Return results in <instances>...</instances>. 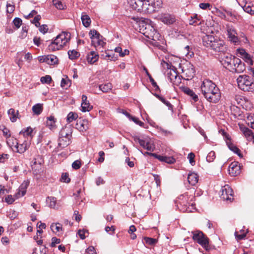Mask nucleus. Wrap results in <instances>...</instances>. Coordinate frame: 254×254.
<instances>
[{
	"label": "nucleus",
	"mask_w": 254,
	"mask_h": 254,
	"mask_svg": "<svg viewBox=\"0 0 254 254\" xmlns=\"http://www.w3.org/2000/svg\"><path fill=\"white\" fill-rule=\"evenodd\" d=\"M127 1L134 10L146 13H153L162 5L161 0H128Z\"/></svg>",
	"instance_id": "nucleus-1"
},
{
	"label": "nucleus",
	"mask_w": 254,
	"mask_h": 254,
	"mask_svg": "<svg viewBox=\"0 0 254 254\" xmlns=\"http://www.w3.org/2000/svg\"><path fill=\"white\" fill-rule=\"evenodd\" d=\"M201 93L206 100L210 103H216L221 98L219 88L212 81L205 79L200 86Z\"/></svg>",
	"instance_id": "nucleus-2"
},
{
	"label": "nucleus",
	"mask_w": 254,
	"mask_h": 254,
	"mask_svg": "<svg viewBox=\"0 0 254 254\" xmlns=\"http://www.w3.org/2000/svg\"><path fill=\"white\" fill-rule=\"evenodd\" d=\"M70 39V34L67 32H63L56 36L49 44L47 51L49 52L61 50Z\"/></svg>",
	"instance_id": "nucleus-3"
},
{
	"label": "nucleus",
	"mask_w": 254,
	"mask_h": 254,
	"mask_svg": "<svg viewBox=\"0 0 254 254\" xmlns=\"http://www.w3.org/2000/svg\"><path fill=\"white\" fill-rule=\"evenodd\" d=\"M203 45L218 52H224L226 50L224 42L210 35H205L202 38Z\"/></svg>",
	"instance_id": "nucleus-4"
},
{
	"label": "nucleus",
	"mask_w": 254,
	"mask_h": 254,
	"mask_svg": "<svg viewBox=\"0 0 254 254\" xmlns=\"http://www.w3.org/2000/svg\"><path fill=\"white\" fill-rule=\"evenodd\" d=\"M238 87L245 91L253 92L254 90V80L249 76H239L237 79Z\"/></svg>",
	"instance_id": "nucleus-5"
},
{
	"label": "nucleus",
	"mask_w": 254,
	"mask_h": 254,
	"mask_svg": "<svg viewBox=\"0 0 254 254\" xmlns=\"http://www.w3.org/2000/svg\"><path fill=\"white\" fill-rule=\"evenodd\" d=\"M72 129L69 127H63L60 132L58 146L64 148L68 146L71 142Z\"/></svg>",
	"instance_id": "nucleus-6"
},
{
	"label": "nucleus",
	"mask_w": 254,
	"mask_h": 254,
	"mask_svg": "<svg viewBox=\"0 0 254 254\" xmlns=\"http://www.w3.org/2000/svg\"><path fill=\"white\" fill-rule=\"evenodd\" d=\"M178 69L183 74L182 76L186 80L192 79L194 75V67L190 62L186 61L180 64Z\"/></svg>",
	"instance_id": "nucleus-7"
},
{
	"label": "nucleus",
	"mask_w": 254,
	"mask_h": 254,
	"mask_svg": "<svg viewBox=\"0 0 254 254\" xmlns=\"http://www.w3.org/2000/svg\"><path fill=\"white\" fill-rule=\"evenodd\" d=\"M161 65L164 68H166L167 75L168 79L174 85H178L180 82V78L178 76V74L174 69H172V65L164 61H162Z\"/></svg>",
	"instance_id": "nucleus-8"
},
{
	"label": "nucleus",
	"mask_w": 254,
	"mask_h": 254,
	"mask_svg": "<svg viewBox=\"0 0 254 254\" xmlns=\"http://www.w3.org/2000/svg\"><path fill=\"white\" fill-rule=\"evenodd\" d=\"M192 239L197 242L206 250H209V239L208 238L200 231H192Z\"/></svg>",
	"instance_id": "nucleus-9"
},
{
	"label": "nucleus",
	"mask_w": 254,
	"mask_h": 254,
	"mask_svg": "<svg viewBox=\"0 0 254 254\" xmlns=\"http://www.w3.org/2000/svg\"><path fill=\"white\" fill-rule=\"evenodd\" d=\"M141 24L142 25H140V30L142 31L141 32L145 37L154 41L158 39L159 33L152 26L143 23H142Z\"/></svg>",
	"instance_id": "nucleus-10"
},
{
	"label": "nucleus",
	"mask_w": 254,
	"mask_h": 254,
	"mask_svg": "<svg viewBox=\"0 0 254 254\" xmlns=\"http://www.w3.org/2000/svg\"><path fill=\"white\" fill-rule=\"evenodd\" d=\"M89 35L92 39V45L95 47L99 46L103 47L106 44V43L101 39V38H102V36L95 29L91 30L89 32Z\"/></svg>",
	"instance_id": "nucleus-11"
},
{
	"label": "nucleus",
	"mask_w": 254,
	"mask_h": 254,
	"mask_svg": "<svg viewBox=\"0 0 254 254\" xmlns=\"http://www.w3.org/2000/svg\"><path fill=\"white\" fill-rule=\"evenodd\" d=\"M220 197L223 200L231 201L233 199V191L228 185H225L221 188Z\"/></svg>",
	"instance_id": "nucleus-12"
},
{
	"label": "nucleus",
	"mask_w": 254,
	"mask_h": 254,
	"mask_svg": "<svg viewBox=\"0 0 254 254\" xmlns=\"http://www.w3.org/2000/svg\"><path fill=\"white\" fill-rule=\"evenodd\" d=\"M230 67L231 68H229L228 70L234 73H241L245 69L244 64L242 62L240 59L237 58L233 60V63Z\"/></svg>",
	"instance_id": "nucleus-13"
},
{
	"label": "nucleus",
	"mask_w": 254,
	"mask_h": 254,
	"mask_svg": "<svg viewBox=\"0 0 254 254\" xmlns=\"http://www.w3.org/2000/svg\"><path fill=\"white\" fill-rule=\"evenodd\" d=\"M42 160L40 157L38 158H34L31 162V166L33 173L34 175H37L42 172Z\"/></svg>",
	"instance_id": "nucleus-14"
},
{
	"label": "nucleus",
	"mask_w": 254,
	"mask_h": 254,
	"mask_svg": "<svg viewBox=\"0 0 254 254\" xmlns=\"http://www.w3.org/2000/svg\"><path fill=\"white\" fill-rule=\"evenodd\" d=\"M227 31L229 40L234 43V45H238L240 43V40L236 30L232 27H228Z\"/></svg>",
	"instance_id": "nucleus-15"
},
{
	"label": "nucleus",
	"mask_w": 254,
	"mask_h": 254,
	"mask_svg": "<svg viewBox=\"0 0 254 254\" xmlns=\"http://www.w3.org/2000/svg\"><path fill=\"white\" fill-rule=\"evenodd\" d=\"M29 184L30 181L29 180L23 181L19 187L18 189L17 190V192L14 194L15 198H19L25 194L27 189L29 186Z\"/></svg>",
	"instance_id": "nucleus-16"
},
{
	"label": "nucleus",
	"mask_w": 254,
	"mask_h": 254,
	"mask_svg": "<svg viewBox=\"0 0 254 254\" xmlns=\"http://www.w3.org/2000/svg\"><path fill=\"white\" fill-rule=\"evenodd\" d=\"M30 144V141L28 140H24L22 141L19 140L18 144L15 147V151L20 154L23 153L29 147Z\"/></svg>",
	"instance_id": "nucleus-17"
},
{
	"label": "nucleus",
	"mask_w": 254,
	"mask_h": 254,
	"mask_svg": "<svg viewBox=\"0 0 254 254\" xmlns=\"http://www.w3.org/2000/svg\"><path fill=\"white\" fill-rule=\"evenodd\" d=\"M239 127L247 139L249 141H252L253 143H254V134L252 130L243 125L239 124Z\"/></svg>",
	"instance_id": "nucleus-18"
},
{
	"label": "nucleus",
	"mask_w": 254,
	"mask_h": 254,
	"mask_svg": "<svg viewBox=\"0 0 254 254\" xmlns=\"http://www.w3.org/2000/svg\"><path fill=\"white\" fill-rule=\"evenodd\" d=\"M159 19L164 24H172L175 21V17L169 13H162L159 15Z\"/></svg>",
	"instance_id": "nucleus-19"
},
{
	"label": "nucleus",
	"mask_w": 254,
	"mask_h": 254,
	"mask_svg": "<svg viewBox=\"0 0 254 254\" xmlns=\"http://www.w3.org/2000/svg\"><path fill=\"white\" fill-rule=\"evenodd\" d=\"M41 62H45L50 65H54L58 63L57 57L53 55L42 56L39 60Z\"/></svg>",
	"instance_id": "nucleus-20"
},
{
	"label": "nucleus",
	"mask_w": 254,
	"mask_h": 254,
	"mask_svg": "<svg viewBox=\"0 0 254 254\" xmlns=\"http://www.w3.org/2000/svg\"><path fill=\"white\" fill-rule=\"evenodd\" d=\"M241 173L240 166L238 162H234L231 163L229 167V173L232 176H236Z\"/></svg>",
	"instance_id": "nucleus-21"
},
{
	"label": "nucleus",
	"mask_w": 254,
	"mask_h": 254,
	"mask_svg": "<svg viewBox=\"0 0 254 254\" xmlns=\"http://www.w3.org/2000/svg\"><path fill=\"white\" fill-rule=\"evenodd\" d=\"M134 140L138 141L140 146L148 151H153L155 149V147L153 144H152L149 141L146 142L145 140L140 139L137 137L134 138Z\"/></svg>",
	"instance_id": "nucleus-22"
},
{
	"label": "nucleus",
	"mask_w": 254,
	"mask_h": 254,
	"mask_svg": "<svg viewBox=\"0 0 254 254\" xmlns=\"http://www.w3.org/2000/svg\"><path fill=\"white\" fill-rule=\"evenodd\" d=\"M236 58L232 56V55L226 56L222 59L221 62L222 65L227 69L231 68V65L233 63V60L236 59Z\"/></svg>",
	"instance_id": "nucleus-23"
},
{
	"label": "nucleus",
	"mask_w": 254,
	"mask_h": 254,
	"mask_svg": "<svg viewBox=\"0 0 254 254\" xmlns=\"http://www.w3.org/2000/svg\"><path fill=\"white\" fill-rule=\"evenodd\" d=\"M76 128L80 131L86 130L89 128V122L87 120L78 121L76 124Z\"/></svg>",
	"instance_id": "nucleus-24"
},
{
	"label": "nucleus",
	"mask_w": 254,
	"mask_h": 254,
	"mask_svg": "<svg viewBox=\"0 0 254 254\" xmlns=\"http://www.w3.org/2000/svg\"><path fill=\"white\" fill-rule=\"evenodd\" d=\"M188 194H185L179 197V199L182 200V201L180 202V204L181 205L185 206L186 208L184 210V211H190V210L189 209V206L191 205L193 206V203H190L188 200Z\"/></svg>",
	"instance_id": "nucleus-25"
},
{
	"label": "nucleus",
	"mask_w": 254,
	"mask_h": 254,
	"mask_svg": "<svg viewBox=\"0 0 254 254\" xmlns=\"http://www.w3.org/2000/svg\"><path fill=\"white\" fill-rule=\"evenodd\" d=\"M182 91L187 95L191 98L192 100L194 102H196L198 100V96L192 90L190 89L188 87H184L182 88Z\"/></svg>",
	"instance_id": "nucleus-26"
},
{
	"label": "nucleus",
	"mask_w": 254,
	"mask_h": 254,
	"mask_svg": "<svg viewBox=\"0 0 254 254\" xmlns=\"http://www.w3.org/2000/svg\"><path fill=\"white\" fill-rule=\"evenodd\" d=\"M156 158L161 162H165L169 164H173L176 161L175 159L173 157H168L158 154H157Z\"/></svg>",
	"instance_id": "nucleus-27"
},
{
	"label": "nucleus",
	"mask_w": 254,
	"mask_h": 254,
	"mask_svg": "<svg viewBox=\"0 0 254 254\" xmlns=\"http://www.w3.org/2000/svg\"><path fill=\"white\" fill-rule=\"evenodd\" d=\"M99 58L98 54L94 52L91 51L87 55V61L90 64H94L96 61H98Z\"/></svg>",
	"instance_id": "nucleus-28"
},
{
	"label": "nucleus",
	"mask_w": 254,
	"mask_h": 254,
	"mask_svg": "<svg viewBox=\"0 0 254 254\" xmlns=\"http://www.w3.org/2000/svg\"><path fill=\"white\" fill-rule=\"evenodd\" d=\"M188 181L189 183L191 185H195L198 181V175L194 172L189 174L188 176Z\"/></svg>",
	"instance_id": "nucleus-29"
},
{
	"label": "nucleus",
	"mask_w": 254,
	"mask_h": 254,
	"mask_svg": "<svg viewBox=\"0 0 254 254\" xmlns=\"http://www.w3.org/2000/svg\"><path fill=\"white\" fill-rule=\"evenodd\" d=\"M10 120L14 123L17 119L19 118L18 111H15L14 109L11 108L7 112Z\"/></svg>",
	"instance_id": "nucleus-30"
},
{
	"label": "nucleus",
	"mask_w": 254,
	"mask_h": 254,
	"mask_svg": "<svg viewBox=\"0 0 254 254\" xmlns=\"http://www.w3.org/2000/svg\"><path fill=\"white\" fill-rule=\"evenodd\" d=\"M56 120L52 116L47 117L46 121V126L51 130H54L56 128Z\"/></svg>",
	"instance_id": "nucleus-31"
},
{
	"label": "nucleus",
	"mask_w": 254,
	"mask_h": 254,
	"mask_svg": "<svg viewBox=\"0 0 254 254\" xmlns=\"http://www.w3.org/2000/svg\"><path fill=\"white\" fill-rule=\"evenodd\" d=\"M248 233V230H244L243 229H240L239 230H237L235 233V236L237 241L241 240L244 239Z\"/></svg>",
	"instance_id": "nucleus-32"
},
{
	"label": "nucleus",
	"mask_w": 254,
	"mask_h": 254,
	"mask_svg": "<svg viewBox=\"0 0 254 254\" xmlns=\"http://www.w3.org/2000/svg\"><path fill=\"white\" fill-rule=\"evenodd\" d=\"M47 201L49 202V206L51 208L58 209L60 205L57 203V199L55 197L48 196L47 198Z\"/></svg>",
	"instance_id": "nucleus-33"
},
{
	"label": "nucleus",
	"mask_w": 254,
	"mask_h": 254,
	"mask_svg": "<svg viewBox=\"0 0 254 254\" xmlns=\"http://www.w3.org/2000/svg\"><path fill=\"white\" fill-rule=\"evenodd\" d=\"M33 129L30 127L23 128L20 132V134H22L24 137H30L32 138L33 137Z\"/></svg>",
	"instance_id": "nucleus-34"
},
{
	"label": "nucleus",
	"mask_w": 254,
	"mask_h": 254,
	"mask_svg": "<svg viewBox=\"0 0 254 254\" xmlns=\"http://www.w3.org/2000/svg\"><path fill=\"white\" fill-rule=\"evenodd\" d=\"M226 142L229 148L231 151L236 153L240 157H243V155L241 153L240 150L236 146L230 142L227 141Z\"/></svg>",
	"instance_id": "nucleus-35"
},
{
	"label": "nucleus",
	"mask_w": 254,
	"mask_h": 254,
	"mask_svg": "<svg viewBox=\"0 0 254 254\" xmlns=\"http://www.w3.org/2000/svg\"><path fill=\"white\" fill-rule=\"evenodd\" d=\"M32 110L34 114L39 115L43 111V104H36L32 107Z\"/></svg>",
	"instance_id": "nucleus-36"
},
{
	"label": "nucleus",
	"mask_w": 254,
	"mask_h": 254,
	"mask_svg": "<svg viewBox=\"0 0 254 254\" xmlns=\"http://www.w3.org/2000/svg\"><path fill=\"white\" fill-rule=\"evenodd\" d=\"M70 85L71 81L68 78L67 76H66L65 78H62L61 86L63 88L67 89L70 86Z\"/></svg>",
	"instance_id": "nucleus-37"
},
{
	"label": "nucleus",
	"mask_w": 254,
	"mask_h": 254,
	"mask_svg": "<svg viewBox=\"0 0 254 254\" xmlns=\"http://www.w3.org/2000/svg\"><path fill=\"white\" fill-rule=\"evenodd\" d=\"M112 85L110 83H107L99 85V89L103 92H108L112 89Z\"/></svg>",
	"instance_id": "nucleus-38"
},
{
	"label": "nucleus",
	"mask_w": 254,
	"mask_h": 254,
	"mask_svg": "<svg viewBox=\"0 0 254 254\" xmlns=\"http://www.w3.org/2000/svg\"><path fill=\"white\" fill-rule=\"evenodd\" d=\"M199 16L197 14H195L193 17L191 16L189 19V24L191 25H198L200 24L201 22H199Z\"/></svg>",
	"instance_id": "nucleus-39"
},
{
	"label": "nucleus",
	"mask_w": 254,
	"mask_h": 254,
	"mask_svg": "<svg viewBox=\"0 0 254 254\" xmlns=\"http://www.w3.org/2000/svg\"><path fill=\"white\" fill-rule=\"evenodd\" d=\"M253 4L251 2H246L244 5H241L244 10L246 12L251 14L252 15L254 14V11L252 10V6Z\"/></svg>",
	"instance_id": "nucleus-40"
},
{
	"label": "nucleus",
	"mask_w": 254,
	"mask_h": 254,
	"mask_svg": "<svg viewBox=\"0 0 254 254\" xmlns=\"http://www.w3.org/2000/svg\"><path fill=\"white\" fill-rule=\"evenodd\" d=\"M83 25L86 27H88L89 26L91 23V19L89 16L86 14H82L81 17Z\"/></svg>",
	"instance_id": "nucleus-41"
},
{
	"label": "nucleus",
	"mask_w": 254,
	"mask_h": 254,
	"mask_svg": "<svg viewBox=\"0 0 254 254\" xmlns=\"http://www.w3.org/2000/svg\"><path fill=\"white\" fill-rule=\"evenodd\" d=\"M81 111L83 112H89L92 109V106L90 105L89 101L81 103Z\"/></svg>",
	"instance_id": "nucleus-42"
},
{
	"label": "nucleus",
	"mask_w": 254,
	"mask_h": 254,
	"mask_svg": "<svg viewBox=\"0 0 254 254\" xmlns=\"http://www.w3.org/2000/svg\"><path fill=\"white\" fill-rule=\"evenodd\" d=\"M67 54L69 58L71 60L76 59L80 56L79 53L74 50L68 51Z\"/></svg>",
	"instance_id": "nucleus-43"
},
{
	"label": "nucleus",
	"mask_w": 254,
	"mask_h": 254,
	"mask_svg": "<svg viewBox=\"0 0 254 254\" xmlns=\"http://www.w3.org/2000/svg\"><path fill=\"white\" fill-rule=\"evenodd\" d=\"M18 140H17L16 139L14 138L13 137H9V138L7 139L6 142L8 145L12 148L13 147L14 148L16 147V145L18 144Z\"/></svg>",
	"instance_id": "nucleus-44"
},
{
	"label": "nucleus",
	"mask_w": 254,
	"mask_h": 254,
	"mask_svg": "<svg viewBox=\"0 0 254 254\" xmlns=\"http://www.w3.org/2000/svg\"><path fill=\"white\" fill-rule=\"evenodd\" d=\"M51 228L55 233L59 232L62 230V225L59 223L52 224Z\"/></svg>",
	"instance_id": "nucleus-45"
},
{
	"label": "nucleus",
	"mask_w": 254,
	"mask_h": 254,
	"mask_svg": "<svg viewBox=\"0 0 254 254\" xmlns=\"http://www.w3.org/2000/svg\"><path fill=\"white\" fill-rule=\"evenodd\" d=\"M253 57L251 56L248 53L245 54V55L242 58L245 62L249 65H252L253 64V61L252 59Z\"/></svg>",
	"instance_id": "nucleus-46"
},
{
	"label": "nucleus",
	"mask_w": 254,
	"mask_h": 254,
	"mask_svg": "<svg viewBox=\"0 0 254 254\" xmlns=\"http://www.w3.org/2000/svg\"><path fill=\"white\" fill-rule=\"evenodd\" d=\"M78 117V115L76 113H74L72 112L68 113L67 116L66 120L68 123H71L72 121L75 120Z\"/></svg>",
	"instance_id": "nucleus-47"
},
{
	"label": "nucleus",
	"mask_w": 254,
	"mask_h": 254,
	"mask_svg": "<svg viewBox=\"0 0 254 254\" xmlns=\"http://www.w3.org/2000/svg\"><path fill=\"white\" fill-rule=\"evenodd\" d=\"M215 158V153L213 151H210L206 157V160L208 162H213Z\"/></svg>",
	"instance_id": "nucleus-48"
},
{
	"label": "nucleus",
	"mask_w": 254,
	"mask_h": 254,
	"mask_svg": "<svg viewBox=\"0 0 254 254\" xmlns=\"http://www.w3.org/2000/svg\"><path fill=\"white\" fill-rule=\"evenodd\" d=\"M51 80L52 78L51 76L48 75H46L45 76H42L40 79V81L42 83L49 84L51 82Z\"/></svg>",
	"instance_id": "nucleus-49"
},
{
	"label": "nucleus",
	"mask_w": 254,
	"mask_h": 254,
	"mask_svg": "<svg viewBox=\"0 0 254 254\" xmlns=\"http://www.w3.org/2000/svg\"><path fill=\"white\" fill-rule=\"evenodd\" d=\"M144 240L145 243L146 244H148L149 245H154L157 242V240L154 238L145 237V238H144Z\"/></svg>",
	"instance_id": "nucleus-50"
},
{
	"label": "nucleus",
	"mask_w": 254,
	"mask_h": 254,
	"mask_svg": "<svg viewBox=\"0 0 254 254\" xmlns=\"http://www.w3.org/2000/svg\"><path fill=\"white\" fill-rule=\"evenodd\" d=\"M22 21L21 19L18 17L15 18L13 20V23L16 28H19L22 24Z\"/></svg>",
	"instance_id": "nucleus-51"
},
{
	"label": "nucleus",
	"mask_w": 254,
	"mask_h": 254,
	"mask_svg": "<svg viewBox=\"0 0 254 254\" xmlns=\"http://www.w3.org/2000/svg\"><path fill=\"white\" fill-rule=\"evenodd\" d=\"M17 199V198H15L14 196L12 197L11 195H8L7 196L5 197V201L7 204H11Z\"/></svg>",
	"instance_id": "nucleus-52"
},
{
	"label": "nucleus",
	"mask_w": 254,
	"mask_h": 254,
	"mask_svg": "<svg viewBox=\"0 0 254 254\" xmlns=\"http://www.w3.org/2000/svg\"><path fill=\"white\" fill-rule=\"evenodd\" d=\"M195 155L193 153H190L188 155V158L189 160V162L191 165H194L195 164L194 161Z\"/></svg>",
	"instance_id": "nucleus-53"
},
{
	"label": "nucleus",
	"mask_w": 254,
	"mask_h": 254,
	"mask_svg": "<svg viewBox=\"0 0 254 254\" xmlns=\"http://www.w3.org/2000/svg\"><path fill=\"white\" fill-rule=\"evenodd\" d=\"M190 48L189 46H187L185 47L183 50L184 54H186V56L187 57H191L192 55H193L192 52L190 51Z\"/></svg>",
	"instance_id": "nucleus-54"
},
{
	"label": "nucleus",
	"mask_w": 254,
	"mask_h": 254,
	"mask_svg": "<svg viewBox=\"0 0 254 254\" xmlns=\"http://www.w3.org/2000/svg\"><path fill=\"white\" fill-rule=\"evenodd\" d=\"M54 4L55 6L59 9H64L65 5L61 1L58 0L57 1H56L54 0Z\"/></svg>",
	"instance_id": "nucleus-55"
},
{
	"label": "nucleus",
	"mask_w": 254,
	"mask_h": 254,
	"mask_svg": "<svg viewBox=\"0 0 254 254\" xmlns=\"http://www.w3.org/2000/svg\"><path fill=\"white\" fill-rule=\"evenodd\" d=\"M61 181L63 182L68 183L70 182V179L68 177V175L67 173H65L63 174L62 175Z\"/></svg>",
	"instance_id": "nucleus-56"
},
{
	"label": "nucleus",
	"mask_w": 254,
	"mask_h": 254,
	"mask_svg": "<svg viewBox=\"0 0 254 254\" xmlns=\"http://www.w3.org/2000/svg\"><path fill=\"white\" fill-rule=\"evenodd\" d=\"M150 82L151 83V84L152 86L155 88V91H160V88L157 84L156 82L155 81L154 79L152 77H150L149 78Z\"/></svg>",
	"instance_id": "nucleus-57"
},
{
	"label": "nucleus",
	"mask_w": 254,
	"mask_h": 254,
	"mask_svg": "<svg viewBox=\"0 0 254 254\" xmlns=\"http://www.w3.org/2000/svg\"><path fill=\"white\" fill-rule=\"evenodd\" d=\"M161 101L168 107L169 110H171L172 112H173V106L168 101H167L163 98V100H161Z\"/></svg>",
	"instance_id": "nucleus-58"
},
{
	"label": "nucleus",
	"mask_w": 254,
	"mask_h": 254,
	"mask_svg": "<svg viewBox=\"0 0 254 254\" xmlns=\"http://www.w3.org/2000/svg\"><path fill=\"white\" fill-rule=\"evenodd\" d=\"M6 11L7 13H11L14 10V5L10 3H7L6 4Z\"/></svg>",
	"instance_id": "nucleus-59"
},
{
	"label": "nucleus",
	"mask_w": 254,
	"mask_h": 254,
	"mask_svg": "<svg viewBox=\"0 0 254 254\" xmlns=\"http://www.w3.org/2000/svg\"><path fill=\"white\" fill-rule=\"evenodd\" d=\"M130 120L132 121L134 123L140 127H143L144 125L143 122L139 121L137 118L135 117H132Z\"/></svg>",
	"instance_id": "nucleus-60"
},
{
	"label": "nucleus",
	"mask_w": 254,
	"mask_h": 254,
	"mask_svg": "<svg viewBox=\"0 0 254 254\" xmlns=\"http://www.w3.org/2000/svg\"><path fill=\"white\" fill-rule=\"evenodd\" d=\"M199 6L202 9H210L211 5L209 3H200L199 4Z\"/></svg>",
	"instance_id": "nucleus-61"
},
{
	"label": "nucleus",
	"mask_w": 254,
	"mask_h": 254,
	"mask_svg": "<svg viewBox=\"0 0 254 254\" xmlns=\"http://www.w3.org/2000/svg\"><path fill=\"white\" fill-rule=\"evenodd\" d=\"M48 30L49 28L48 27V26L46 24L42 25L39 27V31L43 34L46 33L48 32Z\"/></svg>",
	"instance_id": "nucleus-62"
},
{
	"label": "nucleus",
	"mask_w": 254,
	"mask_h": 254,
	"mask_svg": "<svg viewBox=\"0 0 254 254\" xmlns=\"http://www.w3.org/2000/svg\"><path fill=\"white\" fill-rule=\"evenodd\" d=\"M72 167L74 169H78L81 167V162L79 160H76L72 164Z\"/></svg>",
	"instance_id": "nucleus-63"
},
{
	"label": "nucleus",
	"mask_w": 254,
	"mask_h": 254,
	"mask_svg": "<svg viewBox=\"0 0 254 254\" xmlns=\"http://www.w3.org/2000/svg\"><path fill=\"white\" fill-rule=\"evenodd\" d=\"M86 252L88 254H96V251L93 246L89 247L86 250Z\"/></svg>",
	"instance_id": "nucleus-64"
}]
</instances>
